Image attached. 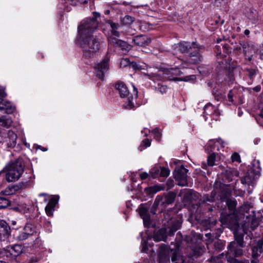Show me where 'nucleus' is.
Masks as SVG:
<instances>
[{"label":"nucleus","mask_w":263,"mask_h":263,"mask_svg":"<svg viewBox=\"0 0 263 263\" xmlns=\"http://www.w3.org/2000/svg\"><path fill=\"white\" fill-rule=\"evenodd\" d=\"M109 58L106 55L102 61L95 66L96 76L100 79L103 80L105 73L109 69Z\"/></svg>","instance_id":"ddd939ff"},{"label":"nucleus","mask_w":263,"mask_h":263,"mask_svg":"<svg viewBox=\"0 0 263 263\" xmlns=\"http://www.w3.org/2000/svg\"><path fill=\"white\" fill-rule=\"evenodd\" d=\"M161 201L162 199L160 198V196H158L154 202L153 204V205H150V213L152 214L155 215L156 214V211L159 205H161Z\"/></svg>","instance_id":"473e14b6"},{"label":"nucleus","mask_w":263,"mask_h":263,"mask_svg":"<svg viewBox=\"0 0 263 263\" xmlns=\"http://www.w3.org/2000/svg\"><path fill=\"white\" fill-rule=\"evenodd\" d=\"M226 203L230 211L233 213V214H235L237 204L236 201L231 199H228L226 201Z\"/></svg>","instance_id":"f704fd0d"},{"label":"nucleus","mask_w":263,"mask_h":263,"mask_svg":"<svg viewBox=\"0 0 263 263\" xmlns=\"http://www.w3.org/2000/svg\"><path fill=\"white\" fill-rule=\"evenodd\" d=\"M153 133L154 135V138L156 140L159 141L161 137V134L159 132V129L158 128H155L153 131Z\"/></svg>","instance_id":"de8ad7c7"},{"label":"nucleus","mask_w":263,"mask_h":263,"mask_svg":"<svg viewBox=\"0 0 263 263\" xmlns=\"http://www.w3.org/2000/svg\"><path fill=\"white\" fill-rule=\"evenodd\" d=\"M2 252L7 257L11 255L16 256L22 252V246L18 245H15L12 246L7 247L6 249H4Z\"/></svg>","instance_id":"6ab92c4d"},{"label":"nucleus","mask_w":263,"mask_h":263,"mask_svg":"<svg viewBox=\"0 0 263 263\" xmlns=\"http://www.w3.org/2000/svg\"><path fill=\"white\" fill-rule=\"evenodd\" d=\"M218 231H219V233H208L205 234V236L208 239L213 240L214 239L217 238L220 236V233H221L222 231L220 229Z\"/></svg>","instance_id":"a19ab883"},{"label":"nucleus","mask_w":263,"mask_h":263,"mask_svg":"<svg viewBox=\"0 0 263 263\" xmlns=\"http://www.w3.org/2000/svg\"><path fill=\"white\" fill-rule=\"evenodd\" d=\"M188 170L183 165L177 166L174 171L175 178L178 181V184L181 186L187 185Z\"/></svg>","instance_id":"9b49d317"},{"label":"nucleus","mask_w":263,"mask_h":263,"mask_svg":"<svg viewBox=\"0 0 263 263\" xmlns=\"http://www.w3.org/2000/svg\"><path fill=\"white\" fill-rule=\"evenodd\" d=\"M232 262H233V263H249V261L248 260H247L245 262H242V261H241L240 260H238L237 259H234Z\"/></svg>","instance_id":"774afa93"},{"label":"nucleus","mask_w":263,"mask_h":263,"mask_svg":"<svg viewBox=\"0 0 263 263\" xmlns=\"http://www.w3.org/2000/svg\"><path fill=\"white\" fill-rule=\"evenodd\" d=\"M7 94L5 92V88L0 86V99H3L4 98L6 97Z\"/></svg>","instance_id":"864d4df0"},{"label":"nucleus","mask_w":263,"mask_h":263,"mask_svg":"<svg viewBox=\"0 0 263 263\" xmlns=\"http://www.w3.org/2000/svg\"><path fill=\"white\" fill-rule=\"evenodd\" d=\"M161 190H162V188L157 185L149 188L150 192L153 194L156 193L157 192L161 191Z\"/></svg>","instance_id":"603ef678"},{"label":"nucleus","mask_w":263,"mask_h":263,"mask_svg":"<svg viewBox=\"0 0 263 263\" xmlns=\"http://www.w3.org/2000/svg\"><path fill=\"white\" fill-rule=\"evenodd\" d=\"M234 240L227 246L226 257L229 262H232L235 258L243 255V249L251 245L252 233L251 232H244L242 230H239L234 233Z\"/></svg>","instance_id":"f257e3e1"},{"label":"nucleus","mask_w":263,"mask_h":263,"mask_svg":"<svg viewBox=\"0 0 263 263\" xmlns=\"http://www.w3.org/2000/svg\"><path fill=\"white\" fill-rule=\"evenodd\" d=\"M151 203L149 202L141 204L138 209V213L143 219L144 224L148 227L151 223L149 215Z\"/></svg>","instance_id":"4468645a"},{"label":"nucleus","mask_w":263,"mask_h":263,"mask_svg":"<svg viewBox=\"0 0 263 263\" xmlns=\"http://www.w3.org/2000/svg\"><path fill=\"white\" fill-rule=\"evenodd\" d=\"M120 50H121L123 53H126L129 51L131 49V46L128 44L126 42L123 41Z\"/></svg>","instance_id":"79ce46f5"},{"label":"nucleus","mask_w":263,"mask_h":263,"mask_svg":"<svg viewBox=\"0 0 263 263\" xmlns=\"http://www.w3.org/2000/svg\"><path fill=\"white\" fill-rule=\"evenodd\" d=\"M217 222L216 220L208 219L203 221L202 224L203 226H205L207 229H211L214 228Z\"/></svg>","instance_id":"c9c22d12"},{"label":"nucleus","mask_w":263,"mask_h":263,"mask_svg":"<svg viewBox=\"0 0 263 263\" xmlns=\"http://www.w3.org/2000/svg\"><path fill=\"white\" fill-rule=\"evenodd\" d=\"M140 176L142 180H144L148 177V174L146 172H142L140 174Z\"/></svg>","instance_id":"680f3d73"},{"label":"nucleus","mask_w":263,"mask_h":263,"mask_svg":"<svg viewBox=\"0 0 263 263\" xmlns=\"http://www.w3.org/2000/svg\"><path fill=\"white\" fill-rule=\"evenodd\" d=\"M221 224L224 227L229 228L234 233L239 230H242L244 232H251L249 231L246 223H244L240 228L238 220L235 214H230L220 217Z\"/></svg>","instance_id":"6e6552de"},{"label":"nucleus","mask_w":263,"mask_h":263,"mask_svg":"<svg viewBox=\"0 0 263 263\" xmlns=\"http://www.w3.org/2000/svg\"><path fill=\"white\" fill-rule=\"evenodd\" d=\"M182 74L181 71L179 68H164L158 70L157 73H151L147 74V77L149 79L155 81L169 80L171 81H187L185 78H179L177 76H180Z\"/></svg>","instance_id":"20e7f679"},{"label":"nucleus","mask_w":263,"mask_h":263,"mask_svg":"<svg viewBox=\"0 0 263 263\" xmlns=\"http://www.w3.org/2000/svg\"><path fill=\"white\" fill-rule=\"evenodd\" d=\"M168 232V228L166 227L155 230L153 234L154 240L156 241H165L167 236H171Z\"/></svg>","instance_id":"a211bd4d"},{"label":"nucleus","mask_w":263,"mask_h":263,"mask_svg":"<svg viewBox=\"0 0 263 263\" xmlns=\"http://www.w3.org/2000/svg\"><path fill=\"white\" fill-rule=\"evenodd\" d=\"M99 13L94 12L92 17L84 20L78 27V32L80 36L92 35V32L97 28L98 22L97 17H99Z\"/></svg>","instance_id":"0eeeda50"},{"label":"nucleus","mask_w":263,"mask_h":263,"mask_svg":"<svg viewBox=\"0 0 263 263\" xmlns=\"http://www.w3.org/2000/svg\"><path fill=\"white\" fill-rule=\"evenodd\" d=\"M57 203L58 200L56 198L53 197L50 199L45 207V211L48 216H52L53 215V211L54 210L55 206Z\"/></svg>","instance_id":"cd10ccee"},{"label":"nucleus","mask_w":263,"mask_h":263,"mask_svg":"<svg viewBox=\"0 0 263 263\" xmlns=\"http://www.w3.org/2000/svg\"><path fill=\"white\" fill-rule=\"evenodd\" d=\"M107 40L109 48L114 47L120 50V46L122 44L121 42H123L122 40L112 36H108Z\"/></svg>","instance_id":"c85d7f7f"},{"label":"nucleus","mask_w":263,"mask_h":263,"mask_svg":"<svg viewBox=\"0 0 263 263\" xmlns=\"http://www.w3.org/2000/svg\"><path fill=\"white\" fill-rule=\"evenodd\" d=\"M215 154L214 153L210 155L208 158V163L210 166H213L215 163Z\"/></svg>","instance_id":"a18cd8bd"},{"label":"nucleus","mask_w":263,"mask_h":263,"mask_svg":"<svg viewBox=\"0 0 263 263\" xmlns=\"http://www.w3.org/2000/svg\"><path fill=\"white\" fill-rule=\"evenodd\" d=\"M166 185L167 186V190L171 189L174 185L173 180L171 179H168L166 182Z\"/></svg>","instance_id":"5fc2aeb1"},{"label":"nucleus","mask_w":263,"mask_h":263,"mask_svg":"<svg viewBox=\"0 0 263 263\" xmlns=\"http://www.w3.org/2000/svg\"><path fill=\"white\" fill-rule=\"evenodd\" d=\"M233 95H234V93H233L232 90H230L228 95V98L229 101L231 102H233Z\"/></svg>","instance_id":"13d9d810"},{"label":"nucleus","mask_w":263,"mask_h":263,"mask_svg":"<svg viewBox=\"0 0 263 263\" xmlns=\"http://www.w3.org/2000/svg\"><path fill=\"white\" fill-rule=\"evenodd\" d=\"M239 175V173L235 170L227 171L225 173V179L227 180L228 183L235 180V177H237Z\"/></svg>","instance_id":"2f4dec72"},{"label":"nucleus","mask_w":263,"mask_h":263,"mask_svg":"<svg viewBox=\"0 0 263 263\" xmlns=\"http://www.w3.org/2000/svg\"><path fill=\"white\" fill-rule=\"evenodd\" d=\"M159 90L162 93H165L166 91L167 87L165 86H161L159 87Z\"/></svg>","instance_id":"0e129e2a"},{"label":"nucleus","mask_w":263,"mask_h":263,"mask_svg":"<svg viewBox=\"0 0 263 263\" xmlns=\"http://www.w3.org/2000/svg\"><path fill=\"white\" fill-rule=\"evenodd\" d=\"M10 204V201L4 197H0V209H5Z\"/></svg>","instance_id":"ea45409f"},{"label":"nucleus","mask_w":263,"mask_h":263,"mask_svg":"<svg viewBox=\"0 0 263 263\" xmlns=\"http://www.w3.org/2000/svg\"><path fill=\"white\" fill-rule=\"evenodd\" d=\"M107 23L110 25V27L111 29V35L110 36L114 37H119L120 34L119 31H118V29L119 27L120 26L119 24L114 23L112 21L110 20H108L107 22Z\"/></svg>","instance_id":"c756f323"},{"label":"nucleus","mask_w":263,"mask_h":263,"mask_svg":"<svg viewBox=\"0 0 263 263\" xmlns=\"http://www.w3.org/2000/svg\"><path fill=\"white\" fill-rule=\"evenodd\" d=\"M39 260L38 258L35 256H33L28 261V263L36 262Z\"/></svg>","instance_id":"e2e57ef3"},{"label":"nucleus","mask_w":263,"mask_h":263,"mask_svg":"<svg viewBox=\"0 0 263 263\" xmlns=\"http://www.w3.org/2000/svg\"><path fill=\"white\" fill-rule=\"evenodd\" d=\"M211 260L214 263H222V261L220 257H214L211 258Z\"/></svg>","instance_id":"4d7b16f0"},{"label":"nucleus","mask_w":263,"mask_h":263,"mask_svg":"<svg viewBox=\"0 0 263 263\" xmlns=\"http://www.w3.org/2000/svg\"><path fill=\"white\" fill-rule=\"evenodd\" d=\"M252 89L255 91V92H259L261 90V86L260 85H257L252 88Z\"/></svg>","instance_id":"69168bd1"},{"label":"nucleus","mask_w":263,"mask_h":263,"mask_svg":"<svg viewBox=\"0 0 263 263\" xmlns=\"http://www.w3.org/2000/svg\"><path fill=\"white\" fill-rule=\"evenodd\" d=\"M129 67L133 68L134 69H139V65L136 62H132L129 64Z\"/></svg>","instance_id":"bf43d9fd"},{"label":"nucleus","mask_w":263,"mask_h":263,"mask_svg":"<svg viewBox=\"0 0 263 263\" xmlns=\"http://www.w3.org/2000/svg\"><path fill=\"white\" fill-rule=\"evenodd\" d=\"M151 39L145 35H138L133 37V42L135 45L145 47L149 45Z\"/></svg>","instance_id":"4be33fe9"},{"label":"nucleus","mask_w":263,"mask_h":263,"mask_svg":"<svg viewBox=\"0 0 263 263\" xmlns=\"http://www.w3.org/2000/svg\"><path fill=\"white\" fill-rule=\"evenodd\" d=\"M176 196V194L173 192L168 193L164 197L160 196V198L162 199L161 205L165 206L168 204H172L173 202H174Z\"/></svg>","instance_id":"bb28decb"},{"label":"nucleus","mask_w":263,"mask_h":263,"mask_svg":"<svg viewBox=\"0 0 263 263\" xmlns=\"http://www.w3.org/2000/svg\"><path fill=\"white\" fill-rule=\"evenodd\" d=\"M199 196L200 195L197 192L190 190L185 193L183 198L185 202L193 203L199 199Z\"/></svg>","instance_id":"5701e85b"},{"label":"nucleus","mask_w":263,"mask_h":263,"mask_svg":"<svg viewBox=\"0 0 263 263\" xmlns=\"http://www.w3.org/2000/svg\"><path fill=\"white\" fill-rule=\"evenodd\" d=\"M231 158L233 162L236 161L238 162H240V158L239 154L237 153H234L231 156Z\"/></svg>","instance_id":"3c124183"},{"label":"nucleus","mask_w":263,"mask_h":263,"mask_svg":"<svg viewBox=\"0 0 263 263\" xmlns=\"http://www.w3.org/2000/svg\"><path fill=\"white\" fill-rule=\"evenodd\" d=\"M162 225L168 228V233L171 236H173L181 226L182 221L178 219L174 218L173 213L166 211L163 212L162 217Z\"/></svg>","instance_id":"1a4fd4ad"},{"label":"nucleus","mask_w":263,"mask_h":263,"mask_svg":"<svg viewBox=\"0 0 263 263\" xmlns=\"http://www.w3.org/2000/svg\"><path fill=\"white\" fill-rule=\"evenodd\" d=\"M171 255H172V263H186L183 257L179 255L176 250L170 249L164 244L159 246L158 253L159 263L169 262Z\"/></svg>","instance_id":"39448f33"},{"label":"nucleus","mask_w":263,"mask_h":263,"mask_svg":"<svg viewBox=\"0 0 263 263\" xmlns=\"http://www.w3.org/2000/svg\"><path fill=\"white\" fill-rule=\"evenodd\" d=\"M211 113H213V115L216 114V116H219V113L214 109L213 105L210 103L208 104L204 107V114L209 115Z\"/></svg>","instance_id":"72a5a7b5"},{"label":"nucleus","mask_w":263,"mask_h":263,"mask_svg":"<svg viewBox=\"0 0 263 263\" xmlns=\"http://www.w3.org/2000/svg\"><path fill=\"white\" fill-rule=\"evenodd\" d=\"M24 184L22 182H20L17 184L13 185L9 187V191L7 189L5 191L4 194L5 195L13 194L15 191H18L23 188Z\"/></svg>","instance_id":"7c9ffc66"},{"label":"nucleus","mask_w":263,"mask_h":263,"mask_svg":"<svg viewBox=\"0 0 263 263\" xmlns=\"http://www.w3.org/2000/svg\"><path fill=\"white\" fill-rule=\"evenodd\" d=\"M17 135L11 130L0 128V143H5L8 148L14 147L16 144Z\"/></svg>","instance_id":"9d476101"},{"label":"nucleus","mask_w":263,"mask_h":263,"mask_svg":"<svg viewBox=\"0 0 263 263\" xmlns=\"http://www.w3.org/2000/svg\"><path fill=\"white\" fill-rule=\"evenodd\" d=\"M258 225V221L256 220V218L252 219L251 223H250V228L251 229V230H254L256 228V227Z\"/></svg>","instance_id":"8fccbe9b"},{"label":"nucleus","mask_w":263,"mask_h":263,"mask_svg":"<svg viewBox=\"0 0 263 263\" xmlns=\"http://www.w3.org/2000/svg\"><path fill=\"white\" fill-rule=\"evenodd\" d=\"M246 70L248 72V75L251 80H252L257 73L256 70L254 69L248 68Z\"/></svg>","instance_id":"49530a36"},{"label":"nucleus","mask_w":263,"mask_h":263,"mask_svg":"<svg viewBox=\"0 0 263 263\" xmlns=\"http://www.w3.org/2000/svg\"><path fill=\"white\" fill-rule=\"evenodd\" d=\"M147 249H148V248L147 247L146 242L145 241H143L142 251L143 252H146Z\"/></svg>","instance_id":"052dcab7"},{"label":"nucleus","mask_w":263,"mask_h":263,"mask_svg":"<svg viewBox=\"0 0 263 263\" xmlns=\"http://www.w3.org/2000/svg\"><path fill=\"white\" fill-rule=\"evenodd\" d=\"M15 110V106L11 102L0 99V111H5L8 114H12Z\"/></svg>","instance_id":"b1692460"},{"label":"nucleus","mask_w":263,"mask_h":263,"mask_svg":"<svg viewBox=\"0 0 263 263\" xmlns=\"http://www.w3.org/2000/svg\"><path fill=\"white\" fill-rule=\"evenodd\" d=\"M134 17L129 15H126L121 19V22L125 25H129L134 22Z\"/></svg>","instance_id":"58836bf2"},{"label":"nucleus","mask_w":263,"mask_h":263,"mask_svg":"<svg viewBox=\"0 0 263 263\" xmlns=\"http://www.w3.org/2000/svg\"><path fill=\"white\" fill-rule=\"evenodd\" d=\"M214 201L211 198V197L209 195V194H204L202 197V198L200 199L198 203L196 204V205H200L202 204H204L206 203L207 202H213Z\"/></svg>","instance_id":"4c0bfd02"},{"label":"nucleus","mask_w":263,"mask_h":263,"mask_svg":"<svg viewBox=\"0 0 263 263\" xmlns=\"http://www.w3.org/2000/svg\"><path fill=\"white\" fill-rule=\"evenodd\" d=\"M78 44L83 49V56L88 59L99 50L100 38L92 35L80 36Z\"/></svg>","instance_id":"f03ea898"},{"label":"nucleus","mask_w":263,"mask_h":263,"mask_svg":"<svg viewBox=\"0 0 263 263\" xmlns=\"http://www.w3.org/2000/svg\"><path fill=\"white\" fill-rule=\"evenodd\" d=\"M12 123V121L10 118L4 117L0 118V125L3 127H9Z\"/></svg>","instance_id":"e433bc0d"},{"label":"nucleus","mask_w":263,"mask_h":263,"mask_svg":"<svg viewBox=\"0 0 263 263\" xmlns=\"http://www.w3.org/2000/svg\"><path fill=\"white\" fill-rule=\"evenodd\" d=\"M193 50L189 53L187 62L192 64H197L202 61V57L200 53V51L203 50L204 47L199 45L196 43Z\"/></svg>","instance_id":"f8f14e48"},{"label":"nucleus","mask_w":263,"mask_h":263,"mask_svg":"<svg viewBox=\"0 0 263 263\" xmlns=\"http://www.w3.org/2000/svg\"><path fill=\"white\" fill-rule=\"evenodd\" d=\"M141 145L146 147L151 145V141L148 139H145L142 141Z\"/></svg>","instance_id":"6e6d98bb"},{"label":"nucleus","mask_w":263,"mask_h":263,"mask_svg":"<svg viewBox=\"0 0 263 263\" xmlns=\"http://www.w3.org/2000/svg\"><path fill=\"white\" fill-rule=\"evenodd\" d=\"M35 227L31 224H27L23 229V231L20 233L17 236V239L23 241L32 236L35 232Z\"/></svg>","instance_id":"dca6fc26"},{"label":"nucleus","mask_w":263,"mask_h":263,"mask_svg":"<svg viewBox=\"0 0 263 263\" xmlns=\"http://www.w3.org/2000/svg\"><path fill=\"white\" fill-rule=\"evenodd\" d=\"M10 227L5 221H0V240L5 241L10 234Z\"/></svg>","instance_id":"aec40b11"},{"label":"nucleus","mask_w":263,"mask_h":263,"mask_svg":"<svg viewBox=\"0 0 263 263\" xmlns=\"http://www.w3.org/2000/svg\"><path fill=\"white\" fill-rule=\"evenodd\" d=\"M259 54L260 59L263 60V47L259 50Z\"/></svg>","instance_id":"338daca9"},{"label":"nucleus","mask_w":263,"mask_h":263,"mask_svg":"<svg viewBox=\"0 0 263 263\" xmlns=\"http://www.w3.org/2000/svg\"><path fill=\"white\" fill-rule=\"evenodd\" d=\"M192 251V257H197L203 254L204 252V247L200 244L197 243L191 247Z\"/></svg>","instance_id":"393cba45"},{"label":"nucleus","mask_w":263,"mask_h":263,"mask_svg":"<svg viewBox=\"0 0 263 263\" xmlns=\"http://www.w3.org/2000/svg\"><path fill=\"white\" fill-rule=\"evenodd\" d=\"M24 164L22 159H17L9 162L2 170L6 173V179L8 182L17 181L24 172Z\"/></svg>","instance_id":"7ed1b4c3"},{"label":"nucleus","mask_w":263,"mask_h":263,"mask_svg":"<svg viewBox=\"0 0 263 263\" xmlns=\"http://www.w3.org/2000/svg\"><path fill=\"white\" fill-rule=\"evenodd\" d=\"M115 88L118 91L121 98H127V101L124 104V107L127 109L133 108L135 107L133 100L134 98H137L138 96L137 89L133 86V93H130L126 85L121 82H118L116 84Z\"/></svg>","instance_id":"423d86ee"},{"label":"nucleus","mask_w":263,"mask_h":263,"mask_svg":"<svg viewBox=\"0 0 263 263\" xmlns=\"http://www.w3.org/2000/svg\"><path fill=\"white\" fill-rule=\"evenodd\" d=\"M252 181V177L249 174H247L244 177L241 178V182L243 184H247L250 185Z\"/></svg>","instance_id":"37998d69"},{"label":"nucleus","mask_w":263,"mask_h":263,"mask_svg":"<svg viewBox=\"0 0 263 263\" xmlns=\"http://www.w3.org/2000/svg\"><path fill=\"white\" fill-rule=\"evenodd\" d=\"M177 234H180L181 236L182 239L187 243H190L192 241V236L191 235H185L182 236L180 232H178Z\"/></svg>","instance_id":"09e8293b"},{"label":"nucleus","mask_w":263,"mask_h":263,"mask_svg":"<svg viewBox=\"0 0 263 263\" xmlns=\"http://www.w3.org/2000/svg\"><path fill=\"white\" fill-rule=\"evenodd\" d=\"M244 13L246 16V17L253 22L255 23L258 20V13L256 10L251 7H247L246 8Z\"/></svg>","instance_id":"a878e982"},{"label":"nucleus","mask_w":263,"mask_h":263,"mask_svg":"<svg viewBox=\"0 0 263 263\" xmlns=\"http://www.w3.org/2000/svg\"><path fill=\"white\" fill-rule=\"evenodd\" d=\"M263 240L260 239L251 246V262L256 263L257 258L262 252Z\"/></svg>","instance_id":"2eb2a0df"},{"label":"nucleus","mask_w":263,"mask_h":263,"mask_svg":"<svg viewBox=\"0 0 263 263\" xmlns=\"http://www.w3.org/2000/svg\"><path fill=\"white\" fill-rule=\"evenodd\" d=\"M150 173L152 177L154 178L159 177H166L170 174V170L164 167L155 166L151 169Z\"/></svg>","instance_id":"f3484780"},{"label":"nucleus","mask_w":263,"mask_h":263,"mask_svg":"<svg viewBox=\"0 0 263 263\" xmlns=\"http://www.w3.org/2000/svg\"><path fill=\"white\" fill-rule=\"evenodd\" d=\"M214 246L216 250L220 251L223 248L224 245L222 242L218 240L214 242Z\"/></svg>","instance_id":"c03bdc74"},{"label":"nucleus","mask_w":263,"mask_h":263,"mask_svg":"<svg viewBox=\"0 0 263 263\" xmlns=\"http://www.w3.org/2000/svg\"><path fill=\"white\" fill-rule=\"evenodd\" d=\"M197 42H193L192 43L187 42H182L179 43L176 45V48L181 53H189L193 49L196 45Z\"/></svg>","instance_id":"412c9836"}]
</instances>
